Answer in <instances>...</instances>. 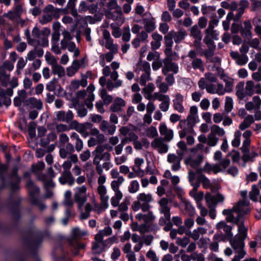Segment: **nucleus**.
Masks as SVG:
<instances>
[{"label":"nucleus","mask_w":261,"mask_h":261,"mask_svg":"<svg viewBox=\"0 0 261 261\" xmlns=\"http://www.w3.org/2000/svg\"><path fill=\"white\" fill-rule=\"evenodd\" d=\"M246 237L247 234L244 237H242L241 234H237L236 239L230 241L231 246L238 253V254L234 256L231 261H240L244 257L246 252L243 249L245 245L244 241Z\"/></svg>","instance_id":"9"},{"label":"nucleus","mask_w":261,"mask_h":261,"mask_svg":"<svg viewBox=\"0 0 261 261\" xmlns=\"http://www.w3.org/2000/svg\"><path fill=\"white\" fill-rule=\"evenodd\" d=\"M160 204L159 210L164 214L167 219H170V208L168 205V200L165 198H162L159 202Z\"/></svg>","instance_id":"28"},{"label":"nucleus","mask_w":261,"mask_h":261,"mask_svg":"<svg viewBox=\"0 0 261 261\" xmlns=\"http://www.w3.org/2000/svg\"><path fill=\"white\" fill-rule=\"evenodd\" d=\"M105 146L99 145L92 152V154L94 155L93 164L97 166L99 165L101 160L110 161L111 160L110 153L107 151H105Z\"/></svg>","instance_id":"12"},{"label":"nucleus","mask_w":261,"mask_h":261,"mask_svg":"<svg viewBox=\"0 0 261 261\" xmlns=\"http://www.w3.org/2000/svg\"><path fill=\"white\" fill-rule=\"evenodd\" d=\"M219 140V139L217 136L210 133L207 135L206 144L209 147H214L217 145Z\"/></svg>","instance_id":"49"},{"label":"nucleus","mask_w":261,"mask_h":261,"mask_svg":"<svg viewBox=\"0 0 261 261\" xmlns=\"http://www.w3.org/2000/svg\"><path fill=\"white\" fill-rule=\"evenodd\" d=\"M65 47H61L62 49H64L67 48L69 51L72 52L73 53V56L76 58L80 55V50L79 49L76 47L75 44L72 41H70L67 42L66 43Z\"/></svg>","instance_id":"44"},{"label":"nucleus","mask_w":261,"mask_h":261,"mask_svg":"<svg viewBox=\"0 0 261 261\" xmlns=\"http://www.w3.org/2000/svg\"><path fill=\"white\" fill-rule=\"evenodd\" d=\"M108 7L110 9L114 10L112 18L120 24H122L124 21V17L123 15L121 8L118 6L116 0H111L108 4Z\"/></svg>","instance_id":"14"},{"label":"nucleus","mask_w":261,"mask_h":261,"mask_svg":"<svg viewBox=\"0 0 261 261\" xmlns=\"http://www.w3.org/2000/svg\"><path fill=\"white\" fill-rule=\"evenodd\" d=\"M56 119L58 121L69 123L73 118L72 112L69 110L66 113L64 111H60L56 112Z\"/></svg>","instance_id":"24"},{"label":"nucleus","mask_w":261,"mask_h":261,"mask_svg":"<svg viewBox=\"0 0 261 261\" xmlns=\"http://www.w3.org/2000/svg\"><path fill=\"white\" fill-rule=\"evenodd\" d=\"M87 187L82 186L74 188V199L75 202L78 204V207L81 209L87 200Z\"/></svg>","instance_id":"13"},{"label":"nucleus","mask_w":261,"mask_h":261,"mask_svg":"<svg viewBox=\"0 0 261 261\" xmlns=\"http://www.w3.org/2000/svg\"><path fill=\"white\" fill-rule=\"evenodd\" d=\"M54 15L52 13H44L42 18H41L40 22L42 24H45L50 21H51L53 18Z\"/></svg>","instance_id":"63"},{"label":"nucleus","mask_w":261,"mask_h":261,"mask_svg":"<svg viewBox=\"0 0 261 261\" xmlns=\"http://www.w3.org/2000/svg\"><path fill=\"white\" fill-rule=\"evenodd\" d=\"M122 251L125 254L127 261H137L136 255L134 250H132V246L130 243H127L124 245Z\"/></svg>","instance_id":"26"},{"label":"nucleus","mask_w":261,"mask_h":261,"mask_svg":"<svg viewBox=\"0 0 261 261\" xmlns=\"http://www.w3.org/2000/svg\"><path fill=\"white\" fill-rule=\"evenodd\" d=\"M198 182L202 184V186L204 189H208L211 188L212 185L210 180L204 175L201 174L198 177Z\"/></svg>","instance_id":"52"},{"label":"nucleus","mask_w":261,"mask_h":261,"mask_svg":"<svg viewBox=\"0 0 261 261\" xmlns=\"http://www.w3.org/2000/svg\"><path fill=\"white\" fill-rule=\"evenodd\" d=\"M152 38L153 41L151 42V47L153 49L159 48L161 46V41H162V36L157 33H153L152 34Z\"/></svg>","instance_id":"38"},{"label":"nucleus","mask_w":261,"mask_h":261,"mask_svg":"<svg viewBox=\"0 0 261 261\" xmlns=\"http://www.w3.org/2000/svg\"><path fill=\"white\" fill-rule=\"evenodd\" d=\"M71 192L70 191H66L64 194V204L67 206L70 207L73 205V201L71 198Z\"/></svg>","instance_id":"54"},{"label":"nucleus","mask_w":261,"mask_h":261,"mask_svg":"<svg viewBox=\"0 0 261 261\" xmlns=\"http://www.w3.org/2000/svg\"><path fill=\"white\" fill-rule=\"evenodd\" d=\"M155 99L161 101L159 105V108L163 112H167L170 106V99L169 96L167 95H164L160 92H155L153 94V100Z\"/></svg>","instance_id":"15"},{"label":"nucleus","mask_w":261,"mask_h":261,"mask_svg":"<svg viewBox=\"0 0 261 261\" xmlns=\"http://www.w3.org/2000/svg\"><path fill=\"white\" fill-rule=\"evenodd\" d=\"M125 101L120 97H117L114 100L113 103L110 106V110L113 112H118L121 110V108L125 106Z\"/></svg>","instance_id":"33"},{"label":"nucleus","mask_w":261,"mask_h":261,"mask_svg":"<svg viewBox=\"0 0 261 261\" xmlns=\"http://www.w3.org/2000/svg\"><path fill=\"white\" fill-rule=\"evenodd\" d=\"M71 139L75 141V147L77 151H80L83 148V142L79 138L76 133H73L71 136Z\"/></svg>","instance_id":"42"},{"label":"nucleus","mask_w":261,"mask_h":261,"mask_svg":"<svg viewBox=\"0 0 261 261\" xmlns=\"http://www.w3.org/2000/svg\"><path fill=\"white\" fill-rule=\"evenodd\" d=\"M123 176H119L118 179L113 180L111 183V188L114 192H121L119 190L120 186L124 182Z\"/></svg>","instance_id":"41"},{"label":"nucleus","mask_w":261,"mask_h":261,"mask_svg":"<svg viewBox=\"0 0 261 261\" xmlns=\"http://www.w3.org/2000/svg\"><path fill=\"white\" fill-rule=\"evenodd\" d=\"M63 38L61 41V47H65L66 43L71 41L72 39V37L71 36L70 33L67 31L64 30L62 33Z\"/></svg>","instance_id":"55"},{"label":"nucleus","mask_w":261,"mask_h":261,"mask_svg":"<svg viewBox=\"0 0 261 261\" xmlns=\"http://www.w3.org/2000/svg\"><path fill=\"white\" fill-rule=\"evenodd\" d=\"M203 160V156L201 154H198L196 157L192 155L185 160V163L187 165H189L193 168H197L201 164Z\"/></svg>","instance_id":"25"},{"label":"nucleus","mask_w":261,"mask_h":261,"mask_svg":"<svg viewBox=\"0 0 261 261\" xmlns=\"http://www.w3.org/2000/svg\"><path fill=\"white\" fill-rule=\"evenodd\" d=\"M216 70L218 76L225 83V86L220 83L206 84L204 79H200L198 83L199 88L202 90L205 89L207 93L217 94L219 95H223L225 93L231 92L233 87V79L229 77L222 68L218 67Z\"/></svg>","instance_id":"1"},{"label":"nucleus","mask_w":261,"mask_h":261,"mask_svg":"<svg viewBox=\"0 0 261 261\" xmlns=\"http://www.w3.org/2000/svg\"><path fill=\"white\" fill-rule=\"evenodd\" d=\"M81 67V64L79 60H74L71 65L66 68L67 75L69 77L73 76Z\"/></svg>","instance_id":"32"},{"label":"nucleus","mask_w":261,"mask_h":261,"mask_svg":"<svg viewBox=\"0 0 261 261\" xmlns=\"http://www.w3.org/2000/svg\"><path fill=\"white\" fill-rule=\"evenodd\" d=\"M152 200L151 194L139 193L137 196V200L133 203L132 209L135 212H137L140 209L144 212L148 211L150 208L149 203Z\"/></svg>","instance_id":"5"},{"label":"nucleus","mask_w":261,"mask_h":261,"mask_svg":"<svg viewBox=\"0 0 261 261\" xmlns=\"http://www.w3.org/2000/svg\"><path fill=\"white\" fill-rule=\"evenodd\" d=\"M252 29L251 22L250 21H245L243 22V27L241 31L242 36L246 39L250 40L252 37Z\"/></svg>","instance_id":"29"},{"label":"nucleus","mask_w":261,"mask_h":261,"mask_svg":"<svg viewBox=\"0 0 261 261\" xmlns=\"http://www.w3.org/2000/svg\"><path fill=\"white\" fill-rule=\"evenodd\" d=\"M254 121V119L253 116L249 115L244 118V121L240 123L239 127L242 130H245L246 128L249 127Z\"/></svg>","instance_id":"40"},{"label":"nucleus","mask_w":261,"mask_h":261,"mask_svg":"<svg viewBox=\"0 0 261 261\" xmlns=\"http://www.w3.org/2000/svg\"><path fill=\"white\" fill-rule=\"evenodd\" d=\"M159 131L161 135L164 136V139L166 141H170L173 139V130L170 129H168L167 126L164 123H161L160 124Z\"/></svg>","instance_id":"30"},{"label":"nucleus","mask_w":261,"mask_h":261,"mask_svg":"<svg viewBox=\"0 0 261 261\" xmlns=\"http://www.w3.org/2000/svg\"><path fill=\"white\" fill-rule=\"evenodd\" d=\"M151 146L156 149L160 153H166L169 149L168 145L166 144L162 139H155L151 144Z\"/></svg>","instance_id":"22"},{"label":"nucleus","mask_w":261,"mask_h":261,"mask_svg":"<svg viewBox=\"0 0 261 261\" xmlns=\"http://www.w3.org/2000/svg\"><path fill=\"white\" fill-rule=\"evenodd\" d=\"M51 71L54 74L57 75L59 77H65V69L63 67L57 64L51 67Z\"/></svg>","instance_id":"45"},{"label":"nucleus","mask_w":261,"mask_h":261,"mask_svg":"<svg viewBox=\"0 0 261 261\" xmlns=\"http://www.w3.org/2000/svg\"><path fill=\"white\" fill-rule=\"evenodd\" d=\"M102 73L105 76L110 75L112 80H108L107 82V88L111 91L115 88H118L122 85V81L118 80V73L116 71L111 72V69L109 66H105L102 69Z\"/></svg>","instance_id":"8"},{"label":"nucleus","mask_w":261,"mask_h":261,"mask_svg":"<svg viewBox=\"0 0 261 261\" xmlns=\"http://www.w3.org/2000/svg\"><path fill=\"white\" fill-rule=\"evenodd\" d=\"M28 104L33 108L40 110L42 108V102L40 99H37L34 97L30 98L28 101Z\"/></svg>","instance_id":"48"},{"label":"nucleus","mask_w":261,"mask_h":261,"mask_svg":"<svg viewBox=\"0 0 261 261\" xmlns=\"http://www.w3.org/2000/svg\"><path fill=\"white\" fill-rule=\"evenodd\" d=\"M134 163L135 165L132 168L133 170L138 174V176H143L144 175V171L141 169V167L144 163V159L137 158L135 159Z\"/></svg>","instance_id":"31"},{"label":"nucleus","mask_w":261,"mask_h":261,"mask_svg":"<svg viewBox=\"0 0 261 261\" xmlns=\"http://www.w3.org/2000/svg\"><path fill=\"white\" fill-rule=\"evenodd\" d=\"M253 23L255 26L254 31L258 35L261 36V16L254 17Z\"/></svg>","instance_id":"61"},{"label":"nucleus","mask_w":261,"mask_h":261,"mask_svg":"<svg viewBox=\"0 0 261 261\" xmlns=\"http://www.w3.org/2000/svg\"><path fill=\"white\" fill-rule=\"evenodd\" d=\"M181 160V157L174 153H169L167 155V162L171 164V169L174 171H178L180 169Z\"/></svg>","instance_id":"19"},{"label":"nucleus","mask_w":261,"mask_h":261,"mask_svg":"<svg viewBox=\"0 0 261 261\" xmlns=\"http://www.w3.org/2000/svg\"><path fill=\"white\" fill-rule=\"evenodd\" d=\"M191 61V65L189 67H191L194 70L198 69L202 72L204 70V63L201 59L197 58Z\"/></svg>","instance_id":"39"},{"label":"nucleus","mask_w":261,"mask_h":261,"mask_svg":"<svg viewBox=\"0 0 261 261\" xmlns=\"http://www.w3.org/2000/svg\"><path fill=\"white\" fill-rule=\"evenodd\" d=\"M230 55L235 60L236 64L238 65H244L248 61V57L246 55H240L237 51H231L230 53Z\"/></svg>","instance_id":"27"},{"label":"nucleus","mask_w":261,"mask_h":261,"mask_svg":"<svg viewBox=\"0 0 261 261\" xmlns=\"http://www.w3.org/2000/svg\"><path fill=\"white\" fill-rule=\"evenodd\" d=\"M254 93L261 94V84H255L252 81H247L245 89H238L236 95L240 99H244L247 96H251Z\"/></svg>","instance_id":"6"},{"label":"nucleus","mask_w":261,"mask_h":261,"mask_svg":"<svg viewBox=\"0 0 261 261\" xmlns=\"http://www.w3.org/2000/svg\"><path fill=\"white\" fill-rule=\"evenodd\" d=\"M169 33L170 35H171L176 43L181 42L187 35L186 31L185 30H180L177 32L171 31Z\"/></svg>","instance_id":"37"},{"label":"nucleus","mask_w":261,"mask_h":261,"mask_svg":"<svg viewBox=\"0 0 261 261\" xmlns=\"http://www.w3.org/2000/svg\"><path fill=\"white\" fill-rule=\"evenodd\" d=\"M95 89L94 86L91 84L87 87L86 91H80L77 93V97L79 99L85 98V104L90 109L93 108L92 101L94 100V95L93 92Z\"/></svg>","instance_id":"11"},{"label":"nucleus","mask_w":261,"mask_h":261,"mask_svg":"<svg viewBox=\"0 0 261 261\" xmlns=\"http://www.w3.org/2000/svg\"><path fill=\"white\" fill-rule=\"evenodd\" d=\"M210 133L213 134V135L216 136L218 135L219 136L222 137L225 135V132L224 129L218 125H213L211 128V132Z\"/></svg>","instance_id":"50"},{"label":"nucleus","mask_w":261,"mask_h":261,"mask_svg":"<svg viewBox=\"0 0 261 261\" xmlns=\"http://www.w3.org/2000/svg\"><path fill=\"white\" fill-rule=\"evenodd\" d=\"M154 89L155 86L154 84L149 83L142 89V92L146 99L153 100V94L152 95V93L154 91Z\"/></svg>","instance_id":"35"},{"label":"nucleus","mask_w":261,"mask_h":261,"mask_svg":"<svg viewBox=\"0 0 261 261\" xmlns=\"http://www.w3.org/2000/svg\"><path fill=\"white\" fill-rule=\"evenodd\" d=\"M153 240V237L152 235H145L142 237L136 233H134L132 236V241L135 244L134 247L135 252H139L143 247L144 245L149 246L151 245Z\"/></svg>","instance_id":"10"},{"label":"nucleus","mask_w":261,"mask_h":261,"mask_svg":"<svg viewBox=\"0 0 261 261\" xmlns=\"http://www.w3.org/2000/svg\"><path fill=\"white\" fill-rule=\"evenodd\" d=\"M134 71L138 74L141 72H146L151 71L150 64L146 61L143 60L141 58H139L138 62L133 67Z\"/></svg>","instance_id":"21"},{"label":"nucleus","mask_w":261,"mask_h":261,"mask_svg":"<svg viewBox=\"0 0 261 261\" xmlns=\"http://www.w3.org/2000/svg\"><path fill=\"white\" fill-rule=\"evenodd\" d=\"M216 8L212 6H206L203 5L202 6L201 12L203 14L207 15L210 17H213L215 15V12Z\"/></svg>","instance_id":"46"},{"label":"nucleus","mask_w":261,"mask_h":261,"mask_svg":"<svg viewBox=\"0 0 261 261\" xmlns=\"http://www.w3.org/2000/svg\"><path fill=\"white\" fill-rule=\"evenodd\" d=\"M150 72L151 71H147L143 72L141 75L139 82L141 86H145L147 81L151 80Z\"/></svg>","instance_id":"59"},{"label":"nucleus","mask_w":261,"mask_h":261,"mask_svg":"<svg viewBox=\"0 0 261 261\" xmlns=\"http://www.w3.org/2000/svg\"><path fill=\"white\" fill-rule=\"evenodd\" d=\"M171 60V59H167L164 61L162 72L165 75H167L169 72H172L174 74H176L178 72V65Z\"/></svg>","instance_id":"20"},{"label":"nucleus","mask_w":261,"mask_h":261,"mask_svg":"<svg viewBox=\"0 0 261 261\" xmlns=\"http://www.w3.org/2000/svg\"><path fill=\"white\" fill-rule=\"evenodd\" d=\"M14 69V63H11L9 61H5L4 62L2 66L0 67V75L4 74V70L6 69L9 71H12Z\"/></svg>","instance_id":"53"},{"label":"nucleus","mask_w":261,"mask_h":261,"mask_svg":"<svg viewBox=\"0 0 261 261\" xmlns=\"http://www.w3.org/2000/svg\"><path fill=\"white\" fill-rule=\"evenodd\" d=\"M186 121L191 127H193L196 123L199 122L198 108L196 106H192L190 108L189 113L187 116Z\"/></svg>","instance_id":"16"},{"label":"nucleus","mask_w":261,"mask_h":261,"mask_svg":"<svg viewBox=\"0 0 261 261\" xmlns=\"http://www.w3.org/2000/svg\"><path fill=\"white\" fill-rule=\"evenodd\" d=\"M146 256L150 261H159V258L157 256L155 252L152 249H149L147 252Z\"/></svg>","instance_id":"64"},{"label":"nucleus","mask_w":261,"mask_h":261,"mask_svg":"<svg viewBox=\"0 0 261 261\" xmlns=\"http://www.w3.org/2000/svg\"><path fill=\"white\" fill-rule=\"evenodd\" d=\"M248 204V201L244 199L243 201L238 202L231 210H224L222 212L223 215H227L226 220L228 222L237 225L238 227L237 234H241L242 237L246 236L247 230L243 224V216L249 212Z\"/></svg>","instance_id":"2"},{"label":"nucleus","mask_w":261,"mask_h":261,"mask_svg":"<svg viewBox=\"0 0 261 261\" xmlns=\"http://www.w3.org/2000/svg\"><path fill=\"white\" fill-rule=\"evenodd\" d=\"M159 229V227L157 224H148L143 223L140 225L139 232L140 233H144L149 231H156Z\"/></svg>","instance_id":"36"},{"label":"nucleus","mask_w":261,"mask_h":261,"mask_svg":"<svg viewBox=\"0 0 261 261\" xmlns=\"http://www.w3.org/2000/svg\"><path fill=\"white\" fill-rule=\"evenodd\" d=\"M140 185L138 180H133L130 182L128 189L130 193H135L139 191Z\"/></svg>","instance_id":"58"},{"label":"nucleus","mask_w":261,"mask_h":261,"mask_svg":"<svg viewBox=\"0 0 261 261\" xmlns=\"http://www.w3.org/2000/svg\"><path fill=\"white\" fill-rule=\"evenodd\" d=\"M191 35L196 39L195 41V44L197 45L199 43L202 38L201 31L199 30L197 25H194L191 29Z\"/></svg>","instance_id":"43"},{"label":"nucleus","mask_w":261,"mask_h":261,"mask_svg":"<svg viewBox=\"0 0 261 261\" xmlns=\"http://www.w3.org/2000/svg\"><path fill=\"white\" fill-rule=\"evenodd\" d=\"M173 107L175 110L178 113H183L185 112V109L183 105L184 96L179 93H177L173 96Z\"/></svg>","instance_id":"18"},{"label":"nucleus","mask_w":261,"mask_h":261,"mask_svg":"<svg viewBox=\"0 0 261 261\" xmlns=\"http://www.w3.org/2000/svg\"><path fill=\"white\" fill-rule=\"evenodd\" d=\"M188 179L192 187H195V188H198L199 187V182H198V180H195V174L192 170L189 171Z\"/></svg>","instance_id":"57"},{"label":"nucleus","mask_w":261,"mask_h":261,"mask_svg":"<svg viewBox=\"0 0 261 261\" xmlns=\"http://www.w3.org/2000/svg\"><path fill=\"white\" fill-rule=\"evenodd\" d=\"M147 212L145 214L141 213L137 214L135 216V218L139 221H143L144 223L148 224H156V223H153L156 219V217L153 213L149 211Z\"/></svg>","instance_id":"17"},{"label":"nucleus","mask_w":261,"mask_h":261,"mask_svg":"<svg viewBox=\"0 0 261 261\" xmlns=\"http://www.w3.org/2000/svg\"><path fill=\"white\" fill-rule=\"evenodd\" d=\"M29 192L33 196L39 193V189L33 181L29 180L27 184Z\"/></svg>","instance_id":"56"},{"label":"nucleus","mask_w":261,"mask_h":261,"mask_svg":"<svg viewBox=\"0 0 261 261\" xmlns=\"http://www.w3.org/2000/svg\"><path fill=\"white\" fill-rule=\"evenodd\" d=\"M259 191L256 186L253 185L252 187V190L249 193L250 198L253 201H256L259 195Z\"/></svg>","instance_id":"62"},{"label":"nucleus","mask_w":261,"mask_h":261,"mask_svg":"<svg viewBox=\"0 0 261 261\" xmlns=\"http://www.w3.org/2000/svg\"><path fill=\"white\" fill-rule=\"evenodd\" d=\"M181 116L176 114H172L170 116V121L172 123H175L179 121V126L182 128V125L186 124V120H180Z\"/></svg>","instance_id":"60"},{"label":"nucleus","mask_w":261,"mask_h":261,"mask_svg":"<svg viewBox=\"0 0 261 261\" xmlns=\"http://www.w3.org/2000/svg\"><path fill=\"white\" fill-rule=\"evenodd\" d=\"M123 197L122 192H114V195L111 198V203L114 207H117L119 205L120 201Z\"/></svg>","instance_id":"47"},{"label":"nucleus","mask_w":261,"mask_h":261,"mask_svg":"<svg viewBox=\"0 0 261 261\" xmlns=\"http://www.w3.org/2000/svg\"><path fill=\"white\" fill-rule=\"evenodd\" d=\"M106 178L104 175H100L98 178V186L97 188V192L99 196L101 201L100 206L98 204L95 205V211L97 213H101L102 211L107 209L109 206L108 201L109 196L107 194V190L103 184L105 183Z\"/></svg>","instance_id":"4"},{"label":"nucleus","mask_w":261,"mask_h":261,"mask_svg":"<svg viewBox=\"0 0 261 261\" xmlns=\"http://www.w3.org/2000/svg\"><path fill=\"white\" fill-rule=\"evenodd\" d=\"M112 233V229L110 226L106 227L100 230L95 236V242L93 243L92 250L95 253H100L105 248L103 237L110 236Z\"/></svg>","instance_id":"7"},{"label":"nucleus","mask_w":261,"mask_h":261,"mask_svg":"<svg viewBox=\"0 0 261 261\" xmlns=\"http://www.w3.org/2000/svg\"><path fill=\"white\" fill-rule=\"evenodd\" d=\"M32 34L33 38H31L29 32L25 33L29 44L34 47L41 46L45 47L48 46V37L50 34L49 29L44 28L41 32L37 27H34L32 30Z\"/></svg>","instance_id":"3"},{"label":"nucleus","mask_w":261,"mask_h":261,"mask_svg":"<svg viewBox=\"0 0 261 261\" xmlns=\"http://www.w3.org/2000/svg\"><path fill=\"white\" fill-rule=\"evenodd\" d=\"M59 180L62 185L67 183L69 186H72L74 183V178L72 177L71 172L68 171L63 172Z\"/></svg>","instance_id":"34"},{"label":"nucleus","mask_w":261,"mask_h":261,"mask_svg":"<svg viewBox=\"0 0 261 261\" xmlns=\"http://www.w3.org/2000/svg\"><path fill=\"white\" fill-rule=\"evenodd\" d=\"M99 127L101 131L106 135H112L116 130L115 125L111 124L106 120H102L99 124Z\"/></svg>","instance_id":"23"},{"label":"nucleus","mask_w":261,"mask_h":261,"mask_svg":"<svg viewBox=\"0 0 261 261\" xmlns=\"http://www.w3.org/2000/svg\"><path fill=\"white\" fill-rule=\"evenodd\" d=\"M92 211V206L90 203H87L85 206L84 211L81 212L80 219L81 220H85L88 219L90 216V213Z\"/></svg>","instance_id":"51"}]
</instances>
